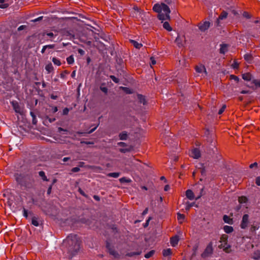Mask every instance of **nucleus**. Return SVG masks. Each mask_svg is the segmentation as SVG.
Returning <instances> with one entry per match:
<instances>
[{
  "instance_id": "f257e3e1",
  "label": "nucleus",
  "mask_w": 260,
  "mask_h": 260,
  "mask_svg": "<svg viewBox=\"0 0 260 260\" xmlns=\"http://www.w3.org/2000/svg\"><path fill=\"white\" fill-rule=\"evenodd\" d=\"M62 247L64 251L68 254L69 258H71L80 249V241L76 235L71 234L63 240Z\"/></svg>"
},
{
  "instance_id": "f03ea898",
  "label": "nucleus",
  "mask_w": 260,
  "mask_h": 260,
  "mask_svg": "<svg viewBox=\"0 0 260 260\" xmlns=\"http://www.w3.org/2000/svg\"><path fill=\"white\" fill-rule=\"evenodd\" d=\"M134 121L133 125L135 127H132L133 129L131 131H134L133 137L134 139V142H135V144L134 146H132L131 145V152L132 151H135L136 149H137L140 144V138L142 137L143 135V130L139 127V122L138 119L135 117H131V122ZM132 128V127H131Z\"/></svg>"
},
{
  "instance_id": "7ed1b4c3",
  "label": "nucleus",
  "mask_w": 260,
  "mask_h": 260,
  "mask_svg": "<svg viewBox=\"0 0 260 260\" xmlns=\"http://www.w3.org/2000/svg\"><path fill=\"white\" fill-rule=\"evenodd\" d=\"M133 98V105L131 107L138 113L141 112L143 109L144 106L148 104L147 99L145 96L137 93H134Z\"/></svg>"
},
{
  "instance_id": "20e7f679",
  "label": "nucleus",
  "mask_w": 260,
  "mask_h": 260,
  "mask_svg": "<svg viewBox=\"0 0 260 260\" xmlns=\"http://www.w3.org/2000/svg\"><path fill=\"white\" fill-rule=\"evenodd\" d=\"M132 14L133 18L143 24H145L150 20V14L144 12L136 5L133 6Z\"/></svg>"
},
{
  "instance_id": "39448f33",
  "label": "nucleus",
  "mask_w": 260,
  "mask_h": 260,
  "mask_svg": "<svg viewBox=\"0 0 260 260\" xmlns=\"http://www.w3.org/2000/svg\"><path fill=\"white\" fill-rule=\"evenodd\" d=\"M15 177L17 182L21 186H25V187H29L31 185L27 182V181H31L30 176L28 175L24 176L22 174L17 173L15 175Z\"/></svg>"
},
{
  "instance_id": "423d86ee",
  "label": "nucleus",
  "mask_w": 260,
  "mask_h": 260,
  "mask_svg": "<svg viewBox=\"0 0 260 260\" xmlns=\"http://www.w3.org/2000/svg\"><path fill=\"white\" fill-rule=\"evenodd\" d=\"M213 251V243L210 242L206 247L204 252L201 254V256L203 258L209 257L212 254Z\"/></svg>"
},
{
  "instance_id": "0eeeda50",
  "label": "nucleus",
  "mask_w": 260,
  "mask_h": 260,
  "mask_svg": "<svg viewBox=\"0 0 260 260\" xmlns=\"http://www.w3.org/2000/svg\"><path fill=\"white\" fill-rule=\"evenodd\" d=\"M203 190H204L203 187H202L200 189V195L198 196L197 197L195 198V199L196 200L199 199L203 196ZM186 196L188 199H189L190 200H193L194 199V193L192 192V191L190 189H188L186 191Z\"/></svg>"
},
{
  "instance_id": "6e6552de",
  "label": "nucleus",
  "mask_w": 260,
  "mask_h": 260,
  "mask_svg": "<svg viewBox=\"0 0 260 260\" xmlns=\"http://www.w3.org/2000/svg\"><path fill=\"white\" fill-rule=\"evenodd\" d=\"M131 168H133V170H134V168H136V170L139 171L142 170V167L141 165V162L138 159H136L135 156H133V158H131Z\"/></svg>"
},
{
  "instance_id": "1a4fd4ad",
  "label": "nucleus",
  "mask_w": 260,
  "mask_h": 260,
  "mask_svg": "<svg viewBox=\"0 0 260 260\" xmlns=\"http://www.w3.org/2000/svg\"><path fill=\"white\" fill-rule=\"evenodd\" d=\"M211 23L208 21H204L200 22L198 24L199 30L202 32H205L210 27Z\"/></svg>"
},
{
  "instance_id": "9d476101",
  "label": "nucleus",
  "mask_w": 260,
  "mask_h": 260,
  "mask_svg": "<svg viewBox=\"0 0 260 260\" xmlns=\"http://www.w3.org/2000/svg\"><path fill=\"white\" fill-rule=\"evenodd\" d=\"M185 37L184 36H178L175 40V43L179 47H183L185 44Z\"/></svg>"
},
{
  "instance_id": "9b49d317",
  "label": "nucleus",
  "mask_w": 260,
  "mask_h": 260,
  "mask_svg": "<svg viewBox=\"0 0 260 260\" xmlns=\"http://www.w3.org/2000/svg\"><path fill=\"white\" fill-rule=\"evenodd\" d=\"M13 108L14 110H15V112L19 114H21L22 112V108H21L20 106L18 104V103L16 101H12L11 102Z\"/></svg>"
},
{
  "instance_id": "f8f14e48",
  "label": "nucleus",
  "mask_w": 260,
  "mask_h": 260,
  "mask_svg": "<svg viewBox=\"0 0 260 260\" xmlns=\"http://www.w3.org/2000/svg\"><path fill=\"white\" fill-rule=\"evenodd\" d=\"M248 217L249 216L248 214H244L243 215L240 225V226L242 229H245L247 227L248 223L249 222Z\"/></svg>"
},
{
  "instance_id": "ddd939ff",
  "label": "nucleus",
  "mask_w": 260,
  "mask_h": 260,
  "mask_svg": "<svg viewBox=\"0 0 260 260\" xmlns=\"http://www.w3.org/2000/svg\"><path fill=\"white\" fill-rule=\"evenodd\" d=\"M228 15V13L224 11H223L221 12V13L220 14V15L219 16L218 18L217 19V20L216 21V23L217 26L219 25L220 21L225 19L227 17Z\"/></svg>"
},
{
  "instance_id": "4468645a",
  "label": "nucleus",
  "mask_w": 260,
  "mask_h": 260,
  "mask_svg": "<svg viewBox=\"0 0 260 260\" xmlns=\"http://www.w3.org/2000/svg\"><path fill=\"white\" fill-rule=\"evenodd\" d=\"M195 70L197 73H204L205 75H207V72L205 66L203 64H199L195 67Z\"/></svg>"
},
{
  "instance_id": "2eb2a0df",
  "label": "nucleus",
  "mask_w": 260,
  "mask_h": 260,
  "mask_svg": "<svg viewBox=\"0 0 260 260\" xmlns=\"http://www.w3.org/2000/svg\"><path fill=\"white\" fill-rule=\"evenodd\" d=\"M190 155L193 158L198 159L201 156L200 151L198 148H194L191 151Z\"/></svg>"
},
{
  "instance_id": "dca6fc26",
  "label": "nucleus",
  "mask_w": 260,
  "mask_h": 260,
  "mask_svg": "<svg viewBox=\"0 0 260 260\" xmlns=\"http://www.w3.org/2000/svg\"><path fill=\"white\" fill-rule=\"evenodd\" d=\"M205 135L207 138L208 142H210V143H212L214 137V135L213 134H210V132L208 130H207L205 132Z\"/></svg>"
},
{
  "instance_id": "f3484780",
  "label": "nucleus",
  "mask_w": 260,
  "mask_h": 260,
  "mask_svg": "<svg viewBox=\"0 0 260 260\" xmlns=\"http://www.w3.org/2000/svg\"><path fill=\"white\" fill-rule=\"evenodd\" d=\"M158 18L159 20H170V16L169 14H163L159 13L158 15Z\"/></svg>"
},
{
  "instance_id": "a211bd4d",
  "label": "nucleus",
  "mask_w": 260,
  "mask_h": 260,
  "mask_svg": "<svg viewBox=\"0 0 260 260\" xmlns=\"http://www.w3.org/2000/svg\"><path fill=\"white\" fill-rule=\"evenodd\" d=\"M179 237L178 236H175L172 237L170 240L171 244L173 247H175L176 245H177Z\"/></svg>"
},
{
  "instance_id": "6ab92c4d",
  "label": "nucleus",
  "mask_w": 260,
  "mask_h": 260,
  "mask_svg": "<svg viewBox=\"0 0 260 260\" xmlns=\"http://www.w3.org/2000/svg\"><path fill=\"white\" fill-rule=\"evenodd\" d=\"M153 10L158 13H160L162 11L161 4L160 5L159 4H155L153 7Z\"/></svg>"
},
{
  "instance_id": "aec40b11",
  "label": "nucleus",
  "mask_w": 260,
  "mask_h": 260,
  "mask_svg": "<svg viewBox=\"0 0 260 260\" xmlns=\"http://www.w3.org/2000/svg\"><path fill=\"white\" fill-rule=\"evenodd\" d=\"M131 45H133L134 47L138 49H140L143 46L142 43H138V42L133 40H131Z\"/></svg>"
},
{
  "instance_id": "412c9836",
  "label": "nucleus",
  "mask_w": 260,
  "mask_h": 260,
  "mask_svg": "<svg viewBox=\"0 0 260 260\" xmlns=\"http://www.w3.org/2000/svg\"><path fill=\"white\" fill-rule=\"evenodd\" d=\"M161 6L162 11H163L165 13V14H169V15H170L171 11L169 7L164 3H161Z\"/></svg>"
},
{
  "instance_id": "4be33fe9",
  "label": "nucleus",
  "mask_w": 260,
  "mask_h": 260,
  "mask_svg": "<svg viewBox=\"0 0 260 260\" xmlns=\"http://www.w3.org/2000/svg\"><path fill=\"white\" fill-rule=\"evenodd\" d=\"M223 220L225 223H229L230 224H233V219L230 218L228 215H224L223 217Z\"/></svg>"
},
{
  "instance_id": "5701e85b",
  "label": "nucleus",
  "mask_w": 260,
  "mask_h": 260,
  "mask_svg": "<svg viewBox=\"0 0 260 260\" xmlns=\"http://www.w3.org/2000/svg\"><path fill=\"white\" fill-rule=\"evenodd\" d=\"M39 175L44 181H48V179L44 171L39 172Z\"/></svg>"
},
{
  "instance_id": "b1692460",
  "label": "nucleus",
  "mask_w": 260,
  "mask_h": 260,
  "mask_svg": "<svg viewBox=\"0 0 260 260\" xmlns=\"http://www.w3.org/2000/svg\"><path fill=\"white\" fill-rule=\"evenodd\" d=\"M107 247L109 249V253L113 255L114 257H116L118 254L116 251H115L114 250L112 249V248H110V245L109 244H107Z\"/></svg>"
},
{
  "instance_id": "393cba45",
  "label": "nucleus",
  "mask_w": 260,
  "mask_h": 260,
  "mask_svg": "<svg viewBox=\"0 0 260 260\" xmlns=\"http://www.w3.org/2000/svg\"><path fill=\"white\" fill-rule=\"evenodd\" d=\"M242 78L246 81H250L251 79V75L249 73H245L242 75Z\"/></svg>"
},
{
  "instance_id": "a878e982",
  "label": "nucleus",
  "mask_w": 260,
  "mask_h": 260,
  "mask_svg": "<svg viewBox=\"0 0 260 260\" xmlns=\"http://www.w3.org/2000/svg\"><path fill=\"white\" fill-rule=\"evenodd\" d=\"M223 230L226 233L229 234L232 233L234 229L232 226L229 225H225L223 228Z\"/></svg>"
},
{
  "instance_id": "bb28decb",
  "label": "nucleus",
  "mask_w": 260,
  "mask_h": 260,
  "mask_svg": "<svg viewBox=\"0 0 260 260\" xmlns=\"http://www.w3.org/2000/svg\"><path fill=\"white\" fill-rule=\"evenodd\" d=\"M142 248L139 247L136 251H132L131 255V256L134 255H140L142 253Z\"/></svg>"
},
{
  "instance_id": "cd10ccee",
  "label": "nucleus",
  "mask_w": 260,
  "mask_h": 260,
  "mask_svg": "<svg viewBox=\"0 0 260 260\" xmlns=\"http://www.w3.org/2000/svg\"><path fill=\"white\" fill-rule=\"evenodd\" d=\"M172 254V250L170 248L164 249L162 251V254L164 256H167Z\"/></svg>"
},
{
  "instance_id": "c85d7f7f",
  "label": "nucleus",
  "mask_w": 260,
  "mask_h": 260,
  "mask_svg": "<svg viewBox=\"0 0 260 260\" xmlns=\"http://www.w3.org/2000/svg\"><path fill=\"white\" fill-rule=\"evenodd\" d=\"M163 27L169 31L172 30V28L171 27L168 22H165L164 23Z\"/></svg>"
},
{
  "instance_id": "c756f323",
  "label": "nucleus",
  "mask_w": 260,
  "mask_h": 260,
  "mask_svg": "<svg viewBox=\"0 0 260 260\" xmlns=\"http://www.w3.org/2000/svg\"><path fill=\"white\" fill-rule=\"evenodd\" d=\"M226 51H227V45L226 44L221 45V47L220 48V53L221 54H224Z\"/></svg>"
},
{
  "instance_id": "7c9ffc66",
  "label": "nucleus",
  "mask_w": 260,
  "mask_h": 260,
  "mask_svg": "<svg viewBox=\"0 0 260 260\" xmlns=\"http://www.w3.org/2000/svg\"><path fill=\"white\" fill-rule=\"evenodd\" d=\"M252 258L254 259H258L260 258V250H256L253 253Z\"/></svg>"
},
{
  "instance_id": "2f4dec72",
  "label": "nucleus",
  "mask_w": 260,
  "mask_h": 260,
  "mask_svg": "<svg viewBox=\"0 0 260 260\" xmlns=\"http://www.w3.org/2000/svg\"><path fill=\"white\" fill-rule=\"evenodd\" d=\"M45 69L48 73H50L53 70V67L52 64L50 63L46 66Z\"/></svg>"
},
{
  "instance_id": "473e14b6",
  "label": "nucleus",
  "mask_w": 260,
  "mask_h": 260,
  "mask_svg": "<svg viewBox=\"0 0 260 260\" xmlns=\"http://www.w3.org/2000/svg\"><path fill=\"white\" fill-rule=\"evenodd\" d=\"M52 61L55 65H56L57 66H59L61 65L60 60L56 57H53L52 59Z\"/></svg>"
},
{
  "instance_id": "72a5a7b5",
  "label": "nucleus",
  "mask_w": 260,
  "mask_h": 260,
  "mask_svg": "<svg viewBox=\"0 0 260 260\" xmlns=\"http://www.w3.org/2000/svg\"><path fill=\"white\" fill-rule=\"evenodd\" d=\"M31 223L35 226H38L39 225L38 218L36 217H33L31 219Z\"/></svg>"
},
{
  "instance_id": "f704fd0d",
  "label": "nucleus",
  "mask_w": 260,
  "mask_h": 260,
  "mask_svg": "<svg viewBox=\"0 0 260 260\" xmlns=\"http://www.w3.org/2000/svg\"><path fill=\"white\" fill-rule=\"evenodd\" d=\"M155 250H152L151 251H150L149 252H148L147 253L145 254V255H144V257L146 258H149L151 257H152L154 254L155 253Z\"/></svg>"
},
{
  "instance_id": "c9c22d12",
  "label": "nucleus",
  "mask_w": 260,
  "mask_h": 260,
  "mask_svg": "<svg viewBox=\"0 0 260 260\" xmlns=\"http://www.w3.org/2000/svg\"><path fill=\"white\" fill-rule=\"evenodd\" d=\"M67 61L68 64H72L74 62V58L73 55H70L67 58Z\"/></svg>"
},
{
  "instance_id": "e433bc0d",
  "label": "nucleus",
  "mask_w": 260,
  "mask_h": 260,
  "mask_svg": "<svg viewBox=\"0 0 260 260\" xmlns=\"http://www.w3.org/2000/svg\"><path fill=\"white\" fill-rule=\"evenodd\" d=\"M244 59L248 62H250L252 60V55L250 53H247L244 55Z\"/></svg>"
},
{
  "instance_id": "4c0bfd02",
  "label": "nucleus",
  "mask_w": 260,
  "mask_h": 260,
  "mask_svg": "<svg viewBox=\"0 0 260 260\" xmlns=\"http://www.w3.org/2000/svg\"><path fill=\"white\" fill-rule=\"evenodd\" d=\"M119 173L117 172H114V173H109L107 176L108 177H113V178H118L119 176Z\"/></svg>"
},
{
  "instance_id": "58836bf2",
  "label": "nucleus",
  "mask_w": 260,
  "mask_h": 260,
  "mask_svg": "<svg viewBox=\"0 0 260 260\" xmlns=\"http://www.w3.org/2000/svg\"><path fill=\"white\" fill-rule=\"evenodd\" d=\"M184 218H185V216L184 214H180L179 213L177 214V219L179 220V221L180 222V223H182L183 222V221L184 220Z\"/></svg>"
},
{
  "instance_id": "ea45409f",
  "label": "nucleus",
  "mask_w": 260,
  "mask_h": 260,
  "mask_svg": "<svg viewBox=\"0 0 260 260\" xmlns=\"http://www.w3.org/2000/svg\"><path fill=\"white\" fill-rule=\"evenodd\" d=\"M238 201L240 204L246 203L247 201V199L245 197H241L239 198Z\"/></svg>"
},
{
  "instance_id": "a19ab883",
  "label": "nucleus",
  "mask_w": 260,
  "mask_h": 260,
  "mask_svg": "<svg viewBox=\"0 0 260 260\" xmlns=\"http://www.w3.org/2000/svg\"><path fill=\"white\" fill-rule=\"evenodd\" d=\"M228 240V236L226 235H223L220 238V242L226 243Z\"/></svg>"
},
{
  "instance_id": "79ce46f5",
  "label": "nucleus",
  "mask_w": 260,
  "mask_h": 260,
  "mask_svg": "<svg viewBox=\"0 0 260 260\" xmlns=\"http://www.w3.org/2000/svg\"><path fill=\"white\" fill-rule=\"evenodd\" d=\"M119 137L121 140H125L127 138V134L125 133H122L119 135Z\"/></svg>"
},
{
  "instance_id": "37998d69",
  "label": "nucleus",
  "mask_w": 260,
  "mask_h": 260,
  "mask_svg": "<svg viewBox=\"0 0 260 260\" xmlns=\"http://www.w3.org/2000/svg\"><path fill=\"white\" fill-rule=\"evenodd\" d=\"M186 204L187 205L185 209L186 210H188L192 206H193L194 205V203H190L189 202H187Z\"/></svg>"
},
{
  "instance_id": "c03bdc74",
  "label": "nucleus",
  "mask_w": 260,
  "mask_h": 260,
  "mask_svg": "<svg viewBox=\"0 0 260 260\" xmlns=\"http://www.w3.org/2000/svg\"><path fill=\"white\" fill-rule=\"evenodd\" d=\"M223 250L226 253H230L231 251V246L228 245L227 246H225L223 248Z\"/></svg>"
},
{
  "instance_id": "a18cd8bd",
  "label": "nucleus",
  "mask_w": 260,
  "mask_h": 260,
  "mask_svg": "<svg viewBox=\"0 0 260 260\" xmlns=\"http://www.w3.org/2000/svg\"><path fill=\"white\" fill-rule=\"evenodd\" d=\"M232 67L233 69H238L239 67V63L235 60L233 63L232 64Z\"/></svg>"
},
{
  "instance_id": "49530a36",
  "label": "nucleus",
  "mask_w": 260,
  "mask_h": 260,
  "mask_svg": "<svg viewBox=\"0 0 260 260\" xmlns=\"http://www.w3.org/2000/svg\"><path fill=\"white\" fill-rule=\"evenodd\" d=\"M225 108H226V105H223L222 106L221 108L219 110L218 114H219V115L221 114L223 112V111L225 110Z\"/></svg>"
},
{
  "instance_id": "de8ad7c7",
  "label": "nucleus",
  "mask_w": 260,
  "mask_h": 260,
  "mask_svg": "<svg viewBox=\"0 0 260 260\" xmlns=\"http://www.w3.org/2000/svg\"><path fill=\"white\" fill-rule=\"evenodd\" d=\"M110 78L112 80V81L113 82H114L115 83H117L119 82V79L118 78H117L116 77H115L114 76H111Z\"/></svg>"
},
{
  "instance_id": "09e8293b",
  "label": "nucleus",
  "mask_w": 260,
  "mask_h": 260,
  "mask_svg": "<svg viewBox=\"0 0 260 260\" xmlns=\"http://www.w3.org/2000/svg\"><path fill=\"white\" fill-rule=\"evenodd\" d=\"M150 61H151V62H150L151 66L156 64V61L153 57H151L150 58Z\"/></svg>"
},
{
  "instance_id": "8fccbe9b",
  "label": "nucleus",
  "mask_w": 260,
  "mask_h": 260,
  "mask_svg": "<svg viewBox=\"0 0 260 260\" xmlns=\"http://www.w3.org/2000/svg\"><path fill=\"white\" fill-rule=\"evenodd\" d=\"M23 215L26 218L28 217L27 210L25 208L23 209Z\"/></svg>"
},
{
  "instance_id": "3c124183",
  "label": "nucleus",
  "mask_w": 260,
  "mask_h": 260,
  "mask_svg": "<svg viewBox=\"0 0 260 260\" xmlns=\"http://www.w3.org/2000/svg\"><path fill=\"white\" fill-rule=\"evenodd\" d=\"M230 78L231 79H234L235 81H236L237 82H238L239 80V78L237 76H235V75H231Z\"/></svg>"
},
{
  "instance_id": "603ef678",
  "label": "nucleus",
  "mask_w": 260,
  "mask_h": 260,
  "mask_svg": "<svg viewBox=\"0 0 260 260\" xmlns=\"http://www.w3.org/2000/svg\"><path fill=\"white\" fill-rule=\"evenodd\" d=\"M243 16L246 18H250V14L248 13V12H244L243 14Z\"/></svg>"
},
{
  "instance_id": "864d4df0",
  "label": "nucleus",
  "mask_w": 260,
  "mask_h": 260,
  "mask_svg": "<svg viewBox=\"0 0 260 260\" xmlns=\"http://www.w3.org/2000/svg\"><path fill=\"white\" fill-rule=\"evenodd\" d=\"M253 83L256 85L260 87V80H254Z\"/></svg>"
},
{
  "instance_id": "5fc2aeb1",
  "label": "nucleus",
  "mask_w": 260,
  "mask_h": 260,
  "mask_svg": "<svg viewBox=\"0 0 260 260\" xmlns=\"http://www.w3.org/2000/svg\"><path fill=\"white\" fill-rule=\"evenodd\" d=\"M69 112V110L68 108H66L62 111L63 115H67Z\"/></svg>"
},
{
  "instance_id": "6e6d98bb",
  "label": "nucleus",
  "mask_w": 260,
  "mask_h": 260,
  "mask_svg": "<svg viewBox=\"0 0 260 260\" xmlns=\"http://www.w3.org/2000/svg\"><path fill=\"white\" fill-rule=\"evenodd\" d=\"M80 170L79 167H74L72 168V172H78Z\"/></svg>"
},
{
  "instance_id": "4d7b16f0",
  "label": "nucleus",
  "mask_w": 260,
  "mask_h": 260,
  "mask_svg": "<svg viewBox=\"0 0 260 260\" xmlns=\"http://www.w3.org/2000/svg\"><path fill=\"white\" fill-rule=\"evenodd\" d=\"M8 7V5L7 4L3 3L0 5V8L2 9L6 8Z\"/></svg>"
},
{
  "instance_id": "13d9d810",
  "label": "nucleus",
  "mask_w": 260,
  "mask_h": 260,
  "mask_svg": "<svg viewBox=\"0 0 260 260\" xmlns=\"http://www.w3.org/2000/svg\"><path fill=\"white\" fill-rule=\"evenodd\" d=\"M78 52L81 55H83L85 54V51L82 49H79L78 50Z\"/></svg>"
},
{
  "instance_id": "bf43d9fd",
  "label": "nucleus",
  "mask_w": 260,
  "mask_h": 260,
  "mask_svg": "<svg viewBox=\"0 0 260 260\" xmlns=\"http://www.w3.org/2000/svg\"><path fill=\"white\" fill-rule=\"evenodd\" d=\"M99 125V123L96 126H95L94 128H93L92 129H90L87 133L88 134H91V133H93L96 129V128L98 127Z\"/></svg>"
},
{
  "instance_id": "052dcab7",
  "label": "nucleus",
  "mask_w": 260,
  "mask_h": 260,
  "mask_svg": "<svg viewBox=\"0 0 260 260\" xmlns=\"http://www.w3.org/2000/svg\"><path fill=\"white\" fill-rule=\"evenodd\" d=\"M126 93H130V89L127 87H122Z\"/></svg>"
},
{
  "instance_id": "680f3d73",
  "label": "nucleus",
  "mask_w": 260,
  "mask_h": 260,
  "mask_svg": "<svg viewBox=\"0 0 260 260\" xmlns=\"http://www.w3.org/2000/svg\"><path fill=\"white\" fill-rule=\"evenodd\" d=\"M255 183L257 185H260V177H258L256 178Z\"/></svg>"
},
{
  "instance_id": "e2e57ef3",
  "label": "nucleus",
  "mask_w": 260,
  "mask_h": 260,
  "mask_svg": "<svg viewBox=\"0 0 260 260\" xmlns=\"http://www.w3.org/2000/svg\"><path fill=\"white\" fill-rule=\"evenodd\" d=\"M52 184L50 185V186L48 188L47 192L48 194H50V193L51 192V190H52Z\"/></svg>"
},
{
  "instance_id": "0e129e2a",
  "label": "nucleus",
  "mask_w": 260,
  "mask_h": 260,
  "mask_svg": "<svg viewBox=\"0 0 260 260\" xmlns=\"http://www.w3.org/2000/svg\"><path fill=\"white\" fill-rule=\"evenodd\" d=\"M257 162H254L253 164H251L250 166H249V168L252 169L253 168V167H257Z\"/></svg>"
},
{
  "instance_id": "69168bd1",
  "label": "nucleus",
  "mask_w": 260,
  "mask_h": 260,
  "mask_svg": "<svg viewBox=\"0 0 260 260\" xmlns=\"http://www.w3.org/2000/svg\"><path fill=\"white\" fill-rule=\"evenodd\" d=\"M101 89L102 91H103L105 93H107L108 91V89L106 87H101Z\"/></svg>"
},
{
  "instance_id": "338daca9",
  "label": "nucleus",
  "mask_w": 260,
  "mask_h": 260,
  "mask_svg": "<svg viewBox=\"0 0 260 260\" xmlns=\"http://www.w3.org/2000/svg\"><path fill=\"white\" fill-rule=\"evenodd\" d=\"M46 46H47V48H49V49H53L54 48V46H55V45L54 44L47 45Z\"/></svg>"
},
{
  "instance_id": "774afa93",
  "label": "nucleus",
  "mask_w": 260,
  "mask_h": 260,
  "mask_svg": "<svg viewBox=\"0 0 260 260\" xmlns=\"http://www.w3.org/2000/svg\"><path fill=\"white\" fill-rule=\"evenodd\" d=\"M227 244V243H224V244H221L220 245H219V248H224V247L225 246V245Z\"/></svg>"
}]
</instances>
